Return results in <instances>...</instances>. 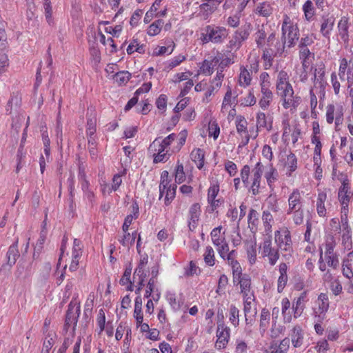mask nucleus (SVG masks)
<instances>
[{"label": "nucleus", "mask_w": 353, "mask_h": 353, "mask_svg": "<svg viewBox=\"0 0 353 353\" xmlns=\"http://www.w3.org/2000/svg\"><path fill=\"white\" fill-rule=\"evenodd\" d=\"M282 44L277 43V52L281 54L284 52L285 46L288 48L293 47L299 37V29L295 24L291 23V20L288 15H285L282 23Z\"/></svg>", "instance_id": "f257e3e1"}, {"label": "nucleus", "mask_w": 353, "mask_h": 353, "mask_svg": "<svg viewBox=\"0 0 353 353\" xmlns=\"http://www.w3.org/2000/svg\"><path fill=\"white\" fill-rule=\"evenodd\" d=\"M203 31L201 39L204 43H221L228 36V30L221 26L208 25Z\"/></svg>", "instance_id": "f03ea898"}, {"label": "nucleus", "mask_w": 353, "mask_h": 353, "mask_svg": "<svg viewBox=\"0 0 353 353\" xmlns=\"http://www.w3.org/2000/svg\"><path fill=\"white\" fill-rule=\"evenodd\" d=\"M251 30L252 26L250 23H246L241 26V28L234 32V34L230 38L227 48L230 49V50L239 49L243 42L248 38Z\"/></svg>", "instance_id": "7ed1b4c3"}, {"label": "nucleus", "mask_w": 353, "mask_h": 353, "mask_svg": "<svg viewBox=\"0 0 353 353\" xmlns=\"http://www.w3.org/2000/svg\"><path fill=\"white\" fill-rule=\"evenodd\" d=\"M80 314V304L79 303L76 306V303L71 301L69 305L65 314L64 330L66 332L68 330L69 327L71 324H73V332L76 329V326L78 321V318Z\"/></svg>", "instance_id": "20e7f679"}, {"label": "nucleus", "mask_w": 353, "mask_h": 353, "mask_svg": "<svg viewBox=\"0 0 353 353\" xmlns=\"http://www.w3.org/2000/svg\"><path fill=\"white\" fill-rule=\"evenodd\" d=\"M19 239L17 240L8 248L6 253V262L3 263L1 268V271L10 272L11 268L16 263L17 259L20 256L19 251L18 250Z\"/></svg>", "instance_id": "39448f33"}, {"label": "nucleus", "mask_w": 353, "mask_h": 353, "mask_svg": "<svg viewBox=\"0 0 353 353\" xmlns=\"http://www.w3.org/2000/svg\"><path fill=\"white\" fill-rule=\"evenodd\" d=\"M274 238L280 249L285 251H289L291 249L292 239L290 232L288 228H283L281 231H276Z\"/></svg>", "instance_id": "423d86ee"}, {"label": "nucleus", "mask_w": 353, "mask_h": 353, "mask_svg": "<svg viewBox=\"0 0 353 353\" xmlns=\"http://www.w3.org/2000/svg\"><path fill=\"white\" fill-rule=\"evenodd\" d=\"M339 179L341 180L342 185L339 190L338 196L339 201L345 208V206H348V203L350 202V187L347 175L341 174V178Z\"/></svg>", "instance_id": "0eeeda50"}, {"label": "nucleus", "mask_w": 353, "mask_h": 353, "mask_svg": "<svg viewBox=\"0 0 353 353\" xmlns=\"http://www.w3.org/2000/svg\"><path fill=\"white\" fill-rule=\"evenodd\" d=\"M229 332L230 329L225 327L223 323H218L216 331L217 340L215 343V347L217 349L221 350L225 347L230 337Z\"/></svg>", "instance_id": "6e6552de"}, {"label": "nucleus", "mask_w": 353, "mask_h": 353, "mask_svg": "<svg viewBox=\"0 0 353 353\" xmlns=\"http://www.w3.org/2000/svg\"><path fill=\"white\" fill-rule=\"evenodd\" d=\"M263 254L268 257L270 265H274L279 258L278 249L272 247V241L270 239L264 241L263 244Z\"/></svg>", "instance_id": "1a4fd4ad"}, {"label": "nucleus", "mask_w": 353, "mask_h": 353, "mask_svg": "<svg viewBox=\"0 0 353 353\" xmlns=\"http://www.w3.org/2000/svg\"><path fill=\"white\" fill-rule=\"evenodd\" d=\"M288 214H292L294 210L302 209L301 196L299 190L295 189L291 193L288 199Z\"/></svg>", "instance_id": "9d476101"}, {"label": "nucleus", "mask_w": 353, "mask_h": 353, "mask_svg": "<svg viewBox=\"0 0 353 353\" xmlns=\"http://www.w3.org/2000/svg\"><path fill=\"white\" fill-rule=\"evenodd\" d=\"M334 23L335 18L333 15L324 14L322 16V23L320 32L324 37L330 38Z\"/></svg>", "instance_id": "9b49d317"}, {"label": "nucleus", "mask_w": 353, "mask_h": 353, "mask_svg": "<svg viewBox=\"0 0 353 353\" xmlns=\"http://www.w3.org/2000/svg\"><path fill=\"white\" fill-rule=\"evenodd\" d=\"M220 60L221 57L219 56L214 57L211 60L205 59L202 63V65L200 67V72L205 75H211L214 72V68L218 65Z\"/></svg>", "instance_id": "f8f14e48"}, {"label": "nucleus", "mask_w": 353, "mask_h": 353, "mask_svg": "<svg viewBox=\"0 0 353 353\" xmlns=\"http://www.w3.org/2000/svg\"><path fill=\"white\" fill-rule=\"evenodd\" d=\"M201 214V206L196 203L191 205L189 210V224L188 227L190 230L195 229L196 223L199 221Z\"/></svg>", "instance_id": "ddd939ff"}, {"label": "nucleus", "mask_w": 353, "mask_h": 353, "mask_svg": "<svg viewBox=\"0 0 353 353\" xmlns=\"http://www.w3.org/2000/svg\"><path fill=\"white\" fill-rule=\"evenodd\" d=\"M290 339L285 337L279 344L276 341L271 343L270 353H287L290 347Z\"/></svg>", "instance_id": "4468645a"}, {"label": "nucleus", "mask_w": 353, "mask_h": 353, "mask_svg": "<svg viewBox=\"0 0 353 353\" xmlns=\"http://www.w3.org/2000/svg\"><path fill=\"white\" fill-rule=\"evenodd\" d=\"M303 330L299 325H295L290 334L292 345L294 347H300L303 343Z\"/></svg>", "instance_id": "2eb2a0df"}, {"label": "nucleus", "mask_w": 353, "mask_h": 353, "mask_svg": "<svg viewBox=\"0 0 353 353\" xmlns=\"http://www.w3.org/2000/svg\"><path fill=\"white\" fill-rule=\"evenodd\" d=\"M270 87H262L261 88V92L262 94V97L259 100V104L260 107L265 110L268 108L273 99V93L269 89Z\"/></svg>", "instance_id": "dca6fc26"}, {"label": "nucleus", "mask_w": 353, "mask_h": 353, "mask_svg": "<svg viewBox=\"0 0 353 353\" xmlns=\"http://www.w3.org/2000/svg\"><path fill=\"white\" fill-rule=\"evenodd\" d=\"M289 76L284 70H281L277 75L276 89L277 94L288 88L289 85H292L288 81Z\"/></svg>", "instance_id": "f3484780"}, {"label": "nucleus", "mask_w": 353, "mask_h": 353, "mask_svg": "<svg viewBox=\"0 0 353 353\" xmlns=\"http://www.w3.org/2000/svg\"><path fill=\"white\" fill-rule=\"evenodd\" d=\"M325 68L324 67H319L315 69L314 77V88H319L321 91H324L325 89Z\"/></svg>", "instance_id": "a211bd4d"}, {"label": "nucleus", "mask_w": 353, "mask_h": 353, "mask_svg": "<svg viewBox=\"0 0 353 353\" xmlns=\"http://www.w3.org/2000/svg\"><path fill=\"white\" fill-rule=\"evenodd\" d=\"M306 298V292H303L300 296L297 298L295 305H293L292 309L294 311V317L298 318L302 314L305 305L304 301Z\"/></svg>", "instance_id": "6ab92c4d"}, {"label": "nucleus", "mask_w": 353, "mask_h": 353, "mask_svg": "<svg viewBox=\"0 0 353 353\" xmlns=\"http://www.w3.org/2000/svg\"><path fill=\"white\" fill-rule=\"evenodd\" d=\"M338 28L339 34L341 39L347 42L349 40L348 34V19L346 17H343L338 23Z\"/></svg>", "instance_id": "aec40b11"}, {"label": "nucleus", "mask_w": 353, "mask_h": 353, "mask_svg": "<svg viewBox=\"0 0 353 353\" xmlns=\"http://www.w3.org/2000/svg\"><path fill=\"white\" fill-rule=\"evenodd\" d=\"M237 97H238L237 94H236L234 96L232 97V89L230 87H228V90H227L226 93L225 94V96H224V98L223 100V103H222V105H221V110L223 112L225 110H226V108L228 105H234L235 106L236 104H237V103H238Z\"/></svg>", "instance_id": "412c9836"}, {"label": "nucleus", "mask_w": 353, "mask_h": 353, "mask_svg": "<svg viewBox=\"0 0 353 353\" xmlns=\"http://www.w3.org/2000/svg\"><path fill=\"white\" fill-rule=\"evenodd\" d=\"M302 9L305 20L307 21H312L316 13V8L312 0H307L303 5Z\"/></svg>", "instance_id": "4be33fe9"}, {"label": "nucleus", "mask_w": 353, "mask_h": 353, "mask_svg": "<svg viewBox=\"0 0 353 353\" xmlns=\"http://www.w3.org/2000/svg\"><path fill=\"white\" fill-rule=\"evenodd\" d=\"M205 152L200 148L194 149L190 153L191 159L196 163L197 168L201 169L204 165Z\"/></svg>", "instance_id": "5701e85b"}, {"label": "nucleus", "mask_w": 353, "mask_h": 353, "mask_svg": "<svg viewBox=\"0 0 353 353\" xmlns=\"http://www.w3.org/2000/svg\"><path fill=\"white\" fill-rule=\"evenodd\" d=\"M134 317L136 319L137 324H141L143 320L142 314V299L140 296H137L134 301Z\"/></svg>", "instance_id": "b1692460"}, {"label": "nucleus", "mask_w": 353, "mask_h": 353, "mask_svg": "<svg viewBox=\"0 0 353 353\" xmlns=\"http://www.w3.org/2000/svg\"><path fill=\"white\" fill-rule=\"evenodd\" d=\"M237 284H239L241 292L243 294V297L248 295L251 285V279L248 274H244L243 277L239 280Z\"/></svg>", "instance_id": "393cba45"}, {"label": "nucleus", "mask_w": 353, "mask_h": 353, "mask_svg": "<svg viewBox=\"0 0 353 353\" xmlns=\"http://www.w3.org/2000/svg\"><path fill=\"white\" fill-rule=\"evenodd\" d=\"M278 176L279 174L277 170L273 167L272 164H270V170L265 172V177L267 180L268 185L271 190H273L272 183L277 180Z\"/></svg>", "instance_id": "a878e982"}, {"label": "nucleus", "mask_w": 353, "mask_h": 353, "mask_svg": "<svg viewBox=\"0 0 353 353\" xmlns=\"http://www.w3.org/2000/svg\"><path fill=\"white\" fill-rule=\"evenodd\" d=\"M327 196L326 194L321 192L318 195L317 202H316V210L317 213L320 216H325L326 214V210L324 205L325 201L326 200Z\"/></svg>", "instance_id": "bb28decb"}, {"label": "nucleus", "mask_w": 353, "mask_h": 353, "mask_svg": "<svg viewBox=\"0 0 353 353\" xmlns=\"http://www.w3.org/2000/svg\"><path fill=\"white\" fill-rule=\"evenodd\" d=\"M217 6L214 4H209L207 3H203L200 6V10L202 13L203 19H207L210 14H212L217 8Z\"/></svg>", "instance_id": "cd10ccee"}, {"label": "nucleus", "mask_w": 353, "mask_h": 353, "mask_svg": "<svg viewBox=\"0 0 353 353\" xmlns=\"http://www.w3.org/2000/svg\"><path fill=\"white\" fill-rule=\"evenodd\" d=\"M276 48L279 47V45H276ZM277 50L274 54V51L271 48H265L263 50L262 58L265 61V65H268L270 67L272 65L273 57L274 55L277 54Z\"/></svg>", "instance_id": "c85d7f7f"}, {"label": "nucleus", "mask_w": 353, "mask_h": 353, "mask_svg": "<svg viewBox=\"0 0 353 353\" xmlns=\"http://www.w3.org/2000/svg\"><path fill=\"white\" fill-rule=\"evenodd\" d=\"M130 77L131 74L129 72L120 71L117 72L113 77L117 83L122 85L126 83L130 80Z\"/></svg>", "instance_id": "c756f323"}, {"label": "nucleus", "mask_w": 353, "mask_h": 353, "mask_svg": "<svg viewBox=\"0 0 353 353\" xmlns=\"http://www.w3.org/2000/svg\"><path fill=\"white\" fill-rule=\"evenodd\" d=\"M264 166L261 162L256 163L254 168L252 169V180L256 181H260L263 173Z\"/></svg>", "instance_id": "7c9ffc66"}, {"label": "nucleus", "mask_w": 353, "mask_h": 353, "mask_svg": "<svg viewBox=\"0 0 353 353\" xmlns=\"http://www.w3.org/2000/svg\"><path fill=\"white\" fill-rule=\"evenodd\" d=\"M219 192V184L217 181L211 183L208 190V201L214 200L218 195Z\"/></svg>", "instance_id": "2f4dec72"}, {"label": "nucleus", "mask_w": 353, "mask_h": 353, "mask_svg": "<svg viewBox=\"0 0 353 353\" xmlns=\"http://www.w3.org/2000/svg\"><path fill=\"white\" fill-rule=\"evenodd\" d=\"M56 334L54 333H48L46 339L43 341V353H49L50 350L52 348L54 343V337Z\"/></svg>", "instance_id": "473e14b6"}, {"label": "nucleus", "mask_w": 353, "mask_h": 353, "mask_svg": "<svg viewBox=\"0 0 353 353\" xmlns=\"http://www.w3.org/2000/svg\"><path fill=\"white\" fill-rule=\"evenodd\" d=\"M297 159L294 154L290 152V154L287 157V161L285 163V165L289 169L290 175L291 173L297 168Z\"/></svg>", "instance_id": "72a5a7b5"}, {"label": "nucleus", "mask_w": 353, "mask_h": 353, "mask_svg": "<svg viewBox=\"0 0 353 353\" xmlns=\"http://www.w3.org/2000/svg\"><path fill=\"white\" fill-rule=\"evenodd\" d=\"M336 246V242L333 236L328 237L325 243V256L336 254L334 252V248Z\"/></svg>", "instance_id": "f704fd0d"}, {"label": "nucleus", "mask_w": 353, "mask_h": 353, "mask_svg": "<svg viewBox=\"0 0 353 353\" xmlns=\"http://www.w3.org/2000/svg\"><path fill=\"white\" fill-rule=\"evenodd\" d=\"M262 221L265 227V232H271V223L273 221V216L268 210H265L263 212Z\"/></svg>", "instance_id": "c9c22d12"}, {"label": "nucleus", "mask_w": 353, "mask_h": 353, "mask_svg": "<svg viewBox=\"0 0 353 353\" xmlns=\"http://www.w3.org/2000/svg\"><path fill=\"white\" fill-rule=\"evenodd\" d=\"M255 42L257 48H263L265 46V39L266 38V33L263 28H260L254 34Z\"/></svg>", "instance_id": "e433bc0d"}, {"label": "nucleus", "mask_w": 353, "mask_h": 353, "mask_svg": "<svg viewBox=\"0 0 353 353\" xmlns=\"http://www.w3.org/2000/svg\"><path fill=\"white\" fill-rule=\"evenodd\" d=\"M256 125L258 129L267 128L268 130L272 129V124L269 126L267 124L266 116L263 112H259L256 116Z\"/></svg>", "instance_id": "4c0bfd02"}, {"label": "nucleus", "mask_w": 353, "mask_h": 353, "mask_svg": "<svg viewBox=\"0 0 353 353\" xmlns=\"http://www.w3.org/2000/svg\"><path fill=\"white\" fill-rule=\"evenodd\" d=\"M319 303V311L321 314H324L327 312L329 303L328 299L326 294L321 293L318 297Z\"/></svg>", "instance_id": "58836bf2"}, {"label": "nucleus", "mask_w": 353, "mask_h": 353, "mask_svg": "<svg viewBox=\"0 0 353 353\" xmlns=\"http://www.w3.org/2000/svg\"><path fill=\"white\" fill-rule=\"evenodd\" d=\"M7 48H0V74L5 71V68L9 65V59L6 54Z\"/></svg>", "instance_id": "ea45409f"}, {"label": "nucleus", "mask_w": 353, "mask_h": 353, "mask_svg": "<svg viewBox=\"0 0 353 353\" xmlns=\"http://www.w3.org/2000/svg\"><path fill=\"white\" fill-rule=\"evenodd\" d=\"M209 136L213 137L214 139H216L220 133V128L215 121H210L208 125Z\"/></svg>", "instance_id": "a19ab883"}, {"label": "nucleus", "mask_w": 353, "mask_h": 353, "mask_svg": "<svg viewBox=\"0 0 353 353\" xmlns=\"http://www.w3.org/2000/svg\"><path fill=\"white\" fill-rule=\"evenodd\" d=\"M204 261L210 266L214 265V252L212 247L208 246L204 254Z\"/></svg>", "instance_id": "79ce46f5"}, {"label": "nucleus", "mask_w": 353, "mask_h": 353, "mask_svg": "<svg viewBox=\"0 0 353 353\" xmlns=\"http://www.w3.org/2000/svg\"><path fill=\"white\" fill-rule=\"evenodd\" d=\"M250 174V167L248 165H245L241 170V179L245 188L250 185L249 176Z\"/></svg>", "instance_id": "37998d69"}, {"label": "nucleus", "mask_w": 353, "mask_h": 353, "mask_svg": "<svg viewBox=\"0 0 353 353\" xmlns=\"http://www.w3.org/2000/svg\"><path fill=\"white\" fill-rule=\"evenodd\" d=\"M270 319V313L266 309H263L260 316V329L265 332Z\"/></svg>", "instance_id": "c03bdc74"}, {"label": "nucleus", "mask_w": 353, "mask_h": 353, "mask_svg": "<svg viewBox=\"0 0 353 353\" xmlns=\"http://www.w3.org/2000/svg\"><path fill=\"white\" fill-rule=\"evenodd\" d=\"M290 302L288 298H284L282 300V314L283 315L284 321L285 322H290L292 320L291 315H287V311L290 308Z\"/></svg>", "instance_id": "a18cd8bd"}, {"label": "nucleus", "mask_w": 353, "mask_h": 353, "mask_svg": "<svg viewBox=\"0 0 353 353\" xmlns=\"http://www.w3.org/2000/svg\"><path fill=\"white\" fill-rule=\"evenodd\" d=\"M257 11L261 16L268 17L272 12V8L269 3H263L257 7Z\"/></svg>", "instance_id": "49530a36"}, {"label": "nucleus", "mask_w": 353, "mask_h": 353, "mask_svg": "<svg viewBox=\"0 0 353 353\" xmlns=\"http://www.w3.org/2000/svg\"><path fill=\"white\" fill-rule=\"evenodd\" d=\"M247 121L242 117H238L236 121V130L239 134L242 132L248 134L247 131Z\"/></svg>", "instance_id": "de8ad7c7"}, {"label": "nucleus", "mask_w": 353, "mask_h": 353, "mask_svg": "<svg viewBox=\"0 0 353 353\" xmlns=\"http://www.w3.org/2000/svg\"><path fill=\"white\" fill-rule=\"evenodd\" d=\"M176 190V185L172 184V185H169V188L167 190L166 195H165V204L166 205H170L172 200L175 197Z\"/></svg>", "instance_id": "09e8293b"}, {"label": "nucleus", "mask_w": 353, "mask_h": 353, "mask_svg": "<svg viewBox=\"0 0 353 353\" xmlns=\"http://www.w3.org/2000/svg\"><path fill=\"white\" fill-rule=\"evenodd\" d=\"M239 310L238 308L232 305L230 307V321L234 325L236 326L239 325Z\"/></svg>", "instance_id": "8fccbe9b"}, {"label": "nucleus", "mask_w": 353, "mask_h": 353, "mask_svg": "<svg viewBox=\"0 0 353 353\" xmlns=\"http://www.w3.org/2000/svg\"><path fill=\"white\" fill-rule=\"evenodd\" d=\"M301 101L300 97L293 95L290 99H288L285 101V103H283V106L285 109H288L291 107L296 108L299 105Z\"/></svg>", "instance_id": "3c124183"}, {"label": "nucleus", "mask_w": 353, "mask_h": 353, "mask_svg": "<svg viewBox=\"0 0 353 353\" xmlns=\"http://www.w3.org/2000/svg\"><path fill=\"white\" fill-rule=\"evenodd\" d=\"M185 179V175L183 171V165L178 163L175 169V181L179 183H183Z\"/></svg>", "instance_id": "603ef678"}, {"label": "nucleus", "mask_w": 353, "mask_h": 353, "mask_svg": "<svg viewBox=\"0 0 353 353\" xmlns=\"http://www.w3.org/2000/svg\"><path fill=\"white\" fill-rule=\"evenodd\" d=\"M136 235V231L132 234V236L130 233H125L123 236L119 241L123 246H128L129 243L132 245L134 243Z\"/></svg>", "instance_id": "864d4df0"}, {"label": "nucleus", "mask_w": 353, "mask_h": 353, "mask_svg": "<svg viewBox=\"0 0 353 353\" xmlns=\"http://www.w3.org/2000/svg\"><path fill=\"white\" fill-rule=\"evenodd\" d=\"M97 141L94 137H88V148L92 159H95L97 157Z\"/></svg>", "instance_id": "5fc2aeb1"}, {"label": "nucleus", "mask_w": 353, "mask_h": 353, "mask_svg": "<svg viewBox=\"0 0 353 353\" xmlns=\"http://www.w3.org/2000/svg\"><path fill=\"white\" fill-rule=\"evenodd\" d=\"M256 101L254 93L250 90L248 95L241 100V103L244 106H252L256 103Z\"/></svg>", "instance_id": "6e6d98bb"}, {"label": "nucleus", "mask_w": 353, "mask_h": 353, "mask_svg": "<svg viewBox=\"0 0 353 353\" xmlns=\"http://www.w3.org/2000/svg\"><path fill=\"white\" fill-rule=\"evenodd\" d=\"M221 227H218L214 228L211 232L212 241L213 243L219 246L223 241L220 239V232H221Z\"/></svg>", "instance_id": "4d7b16f0"}, {"label": "nucleus", "mask_w": 353, "mask_h": 353, "mask_svg": "<svg viewBox=\"0 0 353 353\" xmlns=\"http://www.w3.org/2000/svg\"><path fill=\"white\" fill-rule=\"evenodd\" d=\"M281 96L283 103H285L288 99H290L294 95V90L292 85H289L288 88L284 89L283 91L278 94Z\"/></svg>", "instance_id": "13d9d810"}, {"label": "nucleus", "mask_w": 353, "mask_h": 353, "mask_svg": "<svg viewBox=\"0 0 353 353\" xmlns=\"http://www.w3.org/2000/svg\"><path fill=\"white\" fill-rule=\"evenodd\" d=\"M7 34L5 30V24L0 22V48H7Z\"/></svg>", "instance_id": "bf43d9fd"}, {"label": "nucleus", "mask_w": 353, "mask_h": 353, "mask_svg": "<svg viewBox=\"0 0 353 353\" xmlns=\"http://www.w3.org/2000/svg\"><path fill=\"white\" fill-rule=\"evenodd\" d=\"M348 65H349V62L347 61V60L345 58H343L341 60L339 70V75L340 79L342 81L345 80V74L347 71Z\"/></svg>", "instance_id": "052dcab7"}, {"label": "nucleus", "mask_w": 353, "mask_h": 353, "mask_svg": "<svg viewBox=\"0 0 353 353\" xmlns=\"http://www.w3.org/2000/svg\"><path fill=\"white\" fill-rule=\"evenodd\" d=\"M131 272H132V267H131V264H130L129 266L125 268L124 273L119 281V283L121 285H125L128 284V282L131 281H130Z\"/></svg>", "instance_id": "680f3d73"}, {"label": "nucleus", "mask_w": 353, "mask_h": 353, "mask_svg": "<svg viewBox=\"0 0 353 353\" xmlns=\"http://www.w3.org/2000/svg\"><path fill=\"white\" fill-rule=\"evenodd\" d=\"M167 148L168 146L164 145L163 141L159 142L158 139H156L150 145V149H154V151L160 153H163Z\"/></svg>", "instance_id": "e2e57ef3"}, {"label": "nucleus", "mask_w": 353, "mask_h": 353, "mask_svg": "<svg viewBox=\"0 0 353 353\" xmlns=\"http://www.w3.org/2000/svg\"><path fill=\"white\" fill-rule=\"evenodd\" d=\"M236 255V250H232L225 256V259L228 260V263L231 265L232 268H235L236 266L240 265L239 263L235 259Z\"/></svg>", "instance_id": "0e129e2a"}, {"label": "nucleus", "mask_w": 353, "mask_h": 353, "mask_svg": "<svg viewBox=\"0 0 353 353\" xmlns=\"http://www.w3.org/2000/svg\"><path fill=\"white\" fill-rule=\"evenodd\" d=\"M328 266L336 269L339 265V261L337 254L325 256Z\"/></svg>", "instance_id": "69168bd1"}, {"label": "nucleus", "mask_w": 353, "mask_h": 353, "mask_svg": "<svg viewBox=\"0 0 353 353\" xmlns=\"http://www.w3.org/2000/svg\"><path fill=\"white\" fill-rule=\"evenodd\" d=\"M185 59V57L183 55H179L172 59L168 64L167 68L168 70H172L176 66L179 65L182 61Z\"/></svg>", "instance_id": "338daca9"}, {"label": "nucleus", "mask_w": 353, "mask_h": 353, "mask_svg": "<svg viewBox=\"0 0 353 353\" xmlns=\"http://www.w3.org/2000/svg\"><path fill=\"white\" fill-rule=\"evenodd\" d=\"M347 81L348 83V88L353 85V59L350 60L349 65L347 68Z\"/></svg>", "instance_id": "774afa93"}]
</instances>
